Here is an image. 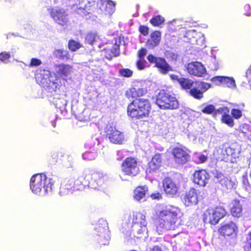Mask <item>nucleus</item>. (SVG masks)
<instances>
[{
	"label": "nucleus",
	"instance_id": "obj_1",
	"mask_svg": "<svg viewBox=\"0 0 251 251\" xmlns=\"http://www.w3.org/2000/svg\"><path fill=\"white\" fill-rule=\"evenodd\" d=\"M184 213L180 208L170 206L156 213V230L159 234L174 230L183 224Z\"/></svg>",
	"mask_w": 251,
	"mask_h": 251
},
{
	"label": "nucleus",
	"instance_id": "obj_2",
	"mask_svg": "<svg viewBox=\"0 0 251 251\" xmlns=\"http://www.w3.org/2000/svg\"><path fill=\"white\" fill-rule=\"evenodd\" d=\"M151 102L147 99H135L127 106V115L132 119L140 120L150 116Z\"/></svg>",
	"mask_w": 251,
	"mask_h": 251
},
{
	"label": "nucleus",
	"instance_id": "obj_3",
	"mask_svg": "<svg viewBox=\"0 0 251 251\" xmlns=\"http://www.w3.org/2000/svg\"><path fill=\"white\" fill-rule=\"evenodd\" d=\"M179 84L182 89L185 90H189L190 95L199 100L203 98V94L211 87L210 83L201 81L194 82L188 78L184 77H181Z\"/></svg>",
	"mask_w": 251,
	"mask_h": 251
},
{
	"label": "nucleus",
	"instance_id": "obj_4",
	"mask_svg": "<svg viewBox=\"0 0 251 251\" xmlns=\"http://www.w3.org/2000/svg\"><path fill=\"white\" fill-rule=\"evenodd\" d=\"M53 185V179L44 174H36L30 178V187L35 194H48L52 191Z\"/></svg>",
	"mask_w": 251,
	"mask_h": 251
},
{
	"label": "nucleus",
	"instance_id": "obj_5",
	"mask_svg": "<svg viewBox=\"0 0 251 251\" xmlns=\"http://www.w3.org/2000/svg\"><path fill=\"white\" fill-rule=\"evenodd\" d=\"M156 103L161 109L175 110L179 107V102L173 91L162 89L158 94Z\"/></svg>",
	"mask_w": 251,
	"mask_h": 251
},
{
	"label": "nucleus",
	"instance_id": "obj_6",
	"mask_svg": "<svg viewBox=\"0 0 251 251\" xmlns=\"http://www.w3.org/2000/svg\"><path fill=\"white\" fill-rule=\"evenodd\" d=\"M101 0H82L77 5L73 4V6H76L75 12L79 14H90L91 11H96L98 13V9Z\"/></svg>",
	"mask_w": 251,
	"mask_h": 251
},
{
	"label": "nucleus",
	"instance_id": "obj_7",
	"mask_svg": "<svg viewBox=\"0 0 251 251\" xmlns=\"http://www.w3.org/2000/svg\"><path fill=\"white\" fill-rule=\"evenodd\" d=\"M190 151L186 147L180 145L172 150L171 153L175 163L177 165H184L188 162L191 158Z\"/></svg>",
	"mask_w": 251,
	"mask_h": 251
},
{
	"label": "nucleus",
	"instance_id": "obj_8",
	"mask_svg": "<svg viewBox=\"0 0 251 251\" xmlns=\"http://www.w3.org/2000/svg\"><path fill=\"white\" fill-rule=\"evenodd\" d=\"M121 169L125 175L136 176L139 172L137 159L131 156L126 157L121 164Z\"/></svg>",
	"mask_w": 251,
	"mask_h": 251
},
{
	"label": "nucleus",
	"instance_id": "obj_9",
	"mask_svg": "<svg viewBox=\"0 0 251 251\" xmlns=\"http://www.w3.org/2000/svg\"><path fill=\"white\" fill-rule=\"evenodd\" d=\"M105 132L106 137L113 144L121 145L126 141L124 133L117 129L115 126H107Z\"/></svg>",
	"mask_w": 251,
	"mask_h": 251
},
{
	"label": "nucleus",
	"instance_id": "obj_10",
	"mask_svg": "<svg viewBox=\"0 0 251 251\" xmlns=\"http://www.w3.org/2000/svg\"><path fill=\"white\" fill-rule=\"evenodd\" d=\"M239 151L236 149L234 145L225 147L222 148L220 158L225 162L234 163L239 156Z\"/></svg>",
	"mask_w": 251,
	"mask_h": 251
},
{
	"label": "nucleus",
	"instance_id": "obj_11",
	"mask_svg": "<svg viewBox=\"0 0 251 251\" xmlns=\"http://www.w3.org/2000/svg\"><path fill=\"white\" fill-rule=\"evenodd\" d=\"M200 192L199 190L191 187L182 195V201L185 206H192L198 204Z\"/></svg>",
	"mask_w": 251,
	"mask_h": 251
},
{
	"label": "nucleus",
	"instance_id": "obj_12",
	"mask_svg": "<svg viewBox=\"0 0 251 251\" xmlns=\"http://www.w3.org/2000/svg\"><path fill=\"white\" fill-rule=\"evenodd\" d=\"M147 59L151 64H154V66L157 68L160 72L163 74H166L169 71H172L171 66L162 57H156L151 54H149Z\"/></svg>",
	"mask_w": 251,
	"mask_h": 251
},
{
	"label": "nucleus",
	"instance_id": "obj_13",
	"mask_svg": "<svg viewBox=\"0 0 251 251\" xmlns=\"http://www.w3.org/2000/svg\"><path fill=\"white\" fill-rule=\"evenodd\" d=\"M238 228L235 223L232 221L228 223L222 225L218 229V232L221 236L231 238L236 237Z\"/></svg>",
	"mask_w": 251,
	"mask_h": 251
},
{
	"label": "nucleus",
	"instance_id": "obj_14",
	"mask_svg": "<svg viewBox=\"0 0 251 251\" xmlns=\"http://www.w3.org/2000/svg\"><path fill=\"white\" fill-rule=\"evenodd\" d=\"M147 92V88L141 83L138 82L126 91L125 96L128 99L136 98L145 96Z\"/></svg>",
	"mask_w": 251,
	"mask_h": 251
},
{
	"label": "nucleus",
	"instance_id": "obj_15",
	"mask_svg": "<svg viewBox=\"0 0 251 251\" xmlns=\"http://www.w3.org/2000/svg\"><path fill=\"white\" fill-rule=\"evenodd\" d=\"M186 70L191 75L202 77L206 74V70L200 62H191L187 64Z\"/></svg>",
	"mask_w": 251,
	"mask_h": 251
},
{
	"label": "nucleus",
	"instance_id": "obj_16",
	"mask_svg": "<svg viewBox=\"0 0 251 251\" xmlns=\"http://www.w3.org/2000/svg\"><path fill=\"white\" fill-rule=\"evenodd\" d=\"M50 13L51 18L58 24L64 25L67 23V14L64 9L52 8Z\"/></svg>",
	"mask_w": 251,
	"mask_h": 251
},
{
	"label": "nucleus",
	"instance_id": "obj_17",
	"mask_svg": "<svg viewBox=\"0 0 251 251\" xmlns=\"http://www.w3.org/2000/svg\"><path fill=\"white\" fill-rule=\"evenodd\" d=\"M193 182L200 186H204L209 179V175L204 169L196 170L193 174Z\"/></svg>",
	"mask_w": 251,
	"mask_h": 251
},
{
	"label": "nucleus",
	"instance_id": "obj_18",
	"mask_svg": "<svg viewBox=\"0 0 251 251\" xmlns=\"http://www.w3.org/2000/svg\"><path fill=\"white\" fill-rule=\"evenodd\" d=\"M146 225L147 222L145 216L140 214L139 216H136L135 221L133 222V226H135L137 228L140 227L137 231V233L139 235L138 238H142L143 236H146L147 233Z\"/></svg>",
	"mask_w": 251,
	"mask_h": 251
},
{
	"label": "nucleus",
	"instance_id": "obj_19",
	"mask_svg": "<svg viewBox=\"0 0 251 251\" xmlns=\"http://www.w3.org/2000/svg\"><path fill=\"white\" fill-rule=\"evenodd\" d=\"M162 158L161 153H156L148 163L147 170L150 173H153L158 171L161 167Z\"/></svg>",
	"mask_w": 251,
	"mask_h": 251
},
{
	"label": "nucleus",
	"instance_id": "obj_20",
	"mask_svg": "<svg viewBox=\"0 0 251 251\" xmlns=\"http://www.w3.org/2000/svg\"><path fill=\"white\" fill-rule=\"evenodd\" d=\"M107 176L100 172H95L92 175V179L89 182L90 185L94 189H99L106 181Z\"/></svg>",
	"mask_w": 251,
	"mask_h": 251
},
{
	"label": "nucleus",
	"instance_id": "obj_21",
	"mask_svg": "<svg viewBox=\"0 0 251 251\" xmlns=\"http://www.w3.org/2000/svg\"><path fill=\"white\" fill-rule=\"evenodd\" d=\"M163 187L165 193L174 196L178 192V186L176 182L171 178L167 177L163 181Z\"/></svg>",
	"mask_w": 251,
	"mask_h": 251
},
{
	"label": "nucleus",
	"instance_id": "obj_22",
	"mask_svg": "<svg viewBox=\"0 0 251 251\" xmlns=\"http://www.w3.org/2000/svg\"><path fill=\"white\" fill-rule=\"evenodd\" d=\"M76 191L74 183L73 178H66L61 183L60 187L59 193L62 196H65L72 194Z\"/></svg>",
	"mask_w": 251,
	"mask_h": 251
},
{
	"label": "nucleus",
	"instance_id": "obj_23",
	"mask_svg": "<svg viewBox=\"0 0 251 251\" xmlns=\"http://www.w3.org/2000/svg\"><path fill=\"white\" fill-rule=\"evenodd\" d=\"M115 3L110 0H101L98 9V14L111 15L114 11Z\"/></svg>",
	"mask_w": 251,
	"mask_h": 251
},
{
	"label": "nucleus",
	"instance_id": "obj_24",
	"mask_svg": "<svg viewBox=\"0 0 251 251\" xmlns=\"http://www.w3.org/2000/svg\"><path fill=\"white\" fill-rule=\"evenodd\" d=\"M161 33L158 30L152 31L150 36V38L147 40L146 46L148 49H153L157 46L161 41Z\"/></svg>",
	"mask_w": 251,
	"mask_h": 251
},
{
	"label": "nucleus",
	"instance_id": "obj_25",
	"mask_svg": "<svg viewBox=\"0 0 251 251\" xmlns=\"http://www.w3.org/2000/svg\"><path fill=\"white\" fill-rule=\"evenodd\" d=\"M95 229L100 234H98L99 237L98 239L99 244L101 246L107 245L109 244L110 237L107 233V229L105 227H102L101 225L99 224L97 225Z\"/></svg>",
	"mask_w": 251,
	"mask_h": 251
},
{
	"label": "nucleus",
	"instance_id": "obj_26",
	"mask_svg": "<svg viewBox=\"0 0 251 251\" xmlns=\"http://www.w3.org/2000/svg\"><path fill=\"white\" fill-rule=\"evenodd\" d=\"M148 190V188L146 186L136 187L133 191L134 200L137 201H140L142 200H145Z\"/></svg>",
	"mask_w": 251,
	"mask_h": 251
},
{
	"label": "nucleus",
	"instance_id": "obj_27",
	"mask_svg": "<svg viewBox=\"0 0 251 251\" xmlns=\"http://www.w3.org/2000/svg\"><path fill=\"white\" fill-rule=\"evenodd\" d=\"M203 221L205 224H210L212 225H216L219 223L213 208L207 209L203 215Z\"/></svg>",
	"mask_w": 251,
	"mask_h": 251
},
{
	"label": "nucleus",
	"instance_id": "obj_28",
	"mask_svg": "<svg viewBox=\"0 0 251 251\" xmlns=\"http://www.w3.org/2000/svg\"><path fill=\"white\" fill-rule=\"evenodd\" d=\"M55 68L57 69V75L61 78L67 77L70 74L72 69L71 65L63 63L56 64Z\"/></svg>",
	"mask_w": 251,
	"mask_h": 251
},
{
	"label": "nucleus",
	"instance_id": "obj_29",
	"mask_svg": "<svg viewBox=\"0 0 251 251\" xmlns=\"http://www.w3.org/2000/svg\"><path fill=\"white\" fill-rule=\"evenodd\" d=\"M213 79L219 82V84L222 85L225 87L229 88L234 87L235 85V80L233 78L227 77V76H216L214 77Z\"/></svg>",
	"mask_w": 251,
	"mask_h": 251
},
{
	"label": "nucleus",
	"instance_id": "obj_30",
	"mask_svg": "<svg viewBox=\"0 0 251 251\" xmlns=\"http://www.w3.org/2000/svg\"><path fill=\"white\" fill-rule=\"evenodd\" d=\"M230 213L234 217L239 218L242 216V205L239 200H235L233 201L232 206L230 209Z\"/></svg>",
	"mask_w": 251,
	"mask_h": 251
},
{
	"label": "nucleus",
	"instance_id": "obj_31",
	"mask_svg": "<svg viewBox=\"0 0 251 251\" xmlns=\"http://www.w3.org/2000/svg\"><path fill=\"white\" fill-rule=\"evenodd\" d=\"M52 54L54 58L61 60L67 61L71 59L69 52L62 49H55Z\"/></svg>",
	"mask_w": 251,
	"mask_h": 251
},
{
	"label": "nucleus",
	"instance_id": "obj_32",
	"mask_svg": "<svg viewBox=\"0 0 251 251\" xmlns=\"http://www.w3.org/2000/svg\"><path fill=\"white\" fill-rule=\"evenodd\" d=\"M74 183L75 190H80L83 189L86 186L89 184L88 180L85 179V177L83 176H78L77 179H74Z\"/></svg>",
	"mask_w": 251,
	"mask_h": 251
},
{
	"label": "nucleus",
	"instance_id": "obj_33",
	"mask_svg": "<svg viewBox=\"0 0 251 251\" xmlns=\"http://www.w3.org/2000/svg\"><path fill=\"white\" fill-rule=\"evenodd\" d=\"M220 183L223 189L226 191L232 190L235 186V183L227 177H224L220 180Z\"/></svg>",
	"mask_w": 251,
	"mask_h": 251
},
{
	"label": "nucleus",
	"instance_id": "obj_34",
	"mask_svg": "<svg viewBox=\"0 0 251 251\" xmlns=\"http://www.w3.org/2000/svg\"><path fill=\"white\" fill-rule=\"evenodd\" d=\"M213 210L219 221L224 218L227 214L226 209L223 206L220 205L213 208Z\"/></svg>",
	"mask_w": 251,
	"mask_h": 251
},
{
	"label": "nucleus",
	"instance_id": "obj_35",
	"mask_svg": "<svg viewBox=\"0 0 251 251\" xmlns=\"http://www.w3.org/2000/svg\"><path fill=\"white\" fill-rule=\"evenodd\" d=\"M229 112H226L221 117V121L222 123L230 127L234 126L235 123L231 115L229 114Z\"/></svg>",
	"mask_w": 251,
	"mask_h": 251
},
{
	"label": "nucleus",
	"instance_id": "obj_36",
	"mask_svg": "<svg viewBox=\"0 0 251 251\" xmlns=\"http://www.w3.org/2000/svg\"><path fill=\"white\" fill-rule=\"evenodd\" d=\"M98 149L95 147H92L89 149L87 150L83 153V156L84 159H93L95 158L96 154L97 153Z\"/></svg>",
	"mask_w": 251,
	"mask_h": 251
},
{
	"label": "nucleus",
	"instance_id": "obj_37",
	"mask_svg": "<svg viewBox=\"0 0 251 251\" xmlns=\"http://www.w3.org/2000/svg\"><path fill=\"white\" fill-rule=\"evenodd\" d=\"M150 22L153 26H159L164 24L165 19L161 15H156L151 19Z\"/></svg>",
	"mask_w": 251,
	"mask_h": 251
},
{
	"label": "nucleus",
	"instance_id": "obj_38",
	"mask_svg": "<svg viewBox=\"0 0 251 251\" xmlns=\"http://www.w3.org/2000/svg\"><path fill=\"white\" fill-rule=\"evenodd\" d=\"M68 47L70 50L75 51L82 47L80 43L73 39H70L68 41Z\"/></svg>",
	"mask_w": 251,
	"mask_h": 251
},
{
	"label": "nucleus",
	"instance_id": "obj_39",
	"mask_svg": "<svg viewBox=\"0 0 251 251\" xmlns=\"http://www.w3.org/2000/svg\"><path fill=\"white\" fill-rule=\"evenodd\" d=\"M99 37L96 33L90 32L85 37V42L87 44L93 45L97 42Z\"/></svg>",
	"mask_w": 251,
	"mask_h": 251
},
{
	"label": "nucleus",
	"instance_id": "obj_40",
	"mask_svg": "<svg viewBox=\"0 0 251 251\" xmlns=\"http://www.w3.org/2000/svg\"><path fill=\"white\" fill-rule=\"evenodd\" d=\"M114 48L112 46V47H108L103 49L101 52H102V55H103V57L107 59H111L113 57V54H114Z\"/></svg>",
	"mask_w": 251,
	"mask_h": 251
},
{
	"label": "nucleus",
	"instance_id": "obj_41",
	"mask_svg": "<svg viewBox=\"0 0 251 251\" xmlns=\"http://www.w3.org/2000/svg\"><path fill=\"white\" fill-rule=\"evenodd\" d=\"M133 74V71L128 68H122L119 70V75L124 77H131Z\"/></svg>",
	"mask_w": 251,
	"mask_h": 251
},
{
	"label": "nucleus",
	"instance_id": "obj_42",
	"mask_svg": "<svg viewBox=\"0 0 251 251\" xmlns=\"http://www.w3.org/2000/svg\"><path fill=\"white\" fill-rule=\"evenodd\" d=\"M226 112H229V109L226 106L221 107L218 109L215 108L213 117L215 118L220 114L222 115V116H223V115H225Z\"/></svg>",
	"mask_w": 251,
	"mask_h": 251
},
{
	"label": "nucleus",
	"instance_id": "obj_43",
	"mask_svg": "<svg viewBox=\"0 0 251 251\" xmlns=\"http://www.w3.org/2000/svg\"><path fill=\"white\" fill-rule=\"evenodd\" d=\"M215 107L213 104H208L201 109V112L206 114H212L213 116Z\"/></svg>",
	"mask_w": 251,
	"mask_h": 251
},
{
	"label": "nucleus",
	"instance_id": "obj_44",
	"mask_svg": "<svg viewBox=\"0 0 251 251\" xmlns=\"http://www.w3.org/2000/svg\"><path fill=\"white\" fill-rule=\"evenodd\" d=\"M231 115L233 119H239L242 116V110L237 108H232L231 110Z\"/></svg>",
	"mask_w": 251,
	"mask_h": 251
},
{
	"label": "nucleus",
	"instance_id": "obj_45",
	"mask_svg": "<svg viewBox=\"0 0 251 251\" xmlns=\"http://www.w3.org/2000/svg\"><path fill=\"white\" fill-rule=\"evenodd\" d=\"M240 130L243 134L244 136L246 137L251 131L250 126L246 124H243L240 127Z\"/></svg>",
	"mask_w": 251,
	"mask_h": 251
},
{
	"label": "nucleus",
	"instance_id": "obj_46",
	"mask_svg": "<svg viewBox=\"0 0 251 251\" xmlns=\"http://www.w3.org/2000/svg\"><path fill=\"white\" fill-rule=\"evenodd\" d=\"M146 61L145 58H138L136 62V65L138 70H142L145 68Z\"/></svg>",
	"mask_w": 251,
	"mask_h": 251
},
{
	"label": "nucleus",
	"instance_id": "obj_47",
	"mask_svg": "<svg viewBox=\"0 0 251 251\" xmlns=\"http://www.w3.org/2000/svg\"><path fill=\"white\" fill-rule=\"evenodd\" d=\"M138 30L140 33L145 36H147L149 34V28L146 25H140Z\"/></svg>",
	"mask_w": 251,
	"mask_h": 251
},
{
	"label": "nucleus",
	"instance_id": "obj_48",
	"mask_svg": "<svg viewBox=\"0 0 251 251\" xmlns=\"http://www.w3.org/2000/svg\"><path fill=\"white\" fill-rule=\"evenodd\" d=\"M11 57V55L9 53L4 52H1L0 53V61L1 62H5V61L8 60Z\"/></svg>",
	"mask_w": 251,
	"mask_h": 251
},
{
	"label": "nucleus",
	"instance_id": "obj_49",
	"mask_svg": "<svg viewBox=\"0 0 251 251\" xmlns=\"http://www.w3.org/2000/svg\"><path fill=\"white\" fill-rule=\"evenodd\" d=\"M42 64V61L36 58H32L31 59L29 66L33 67V66H38Z\"/></svg>",
	"mask_w": 251,
	"mask_h": 251
},
{
	"label": "nucleus",
	"instance_id": "obj_50",
	"mask_svg": "<svg viewBox=\"0 0 251 251\" xmlns=\"http://www.w3.org/2000/svg\"><path fill=\"white\" fill-rule=\"evenodd\" d=\"M147 53V50L144 48H142L138 50L137 52L138 58H144L145 56Z\"/></svg>",
	"mask_w": 251,
	"mask_h": 251
},
{
	"label": "nucleus",
	"instance_id": "obj_51",
	"mask_svg": "<svg viewBox=\"0 0 251 251\" xmlns=\"http://www.w3.org/2000/svg\"><path fill=\"white\" fill-rule=\"evenodd\" d=\"M58 155L56 153H53L51 156L49 158V161L50 164H54L57 161Z\"/></svg>",
	"mask_w": 251,
	"mask_h": 251
},
{
	"label": "nucleus",
	"instance_id": "obj_52",
	"mask_svg": "<svg viewBox=\"0 0 251 251\" xmlns=\"http://www.w3.org/2000/svg\"><path fill=\"white\" fill-rule=\"evenodd\" d=\"M251 6L249 4H246L244 5L243 9V12L244 15L249 16L251 15Z\"/></svg>",
	"mask_w": 251,
	"mask_h": 251
},
{
	"label": "nucleus",
	"instance_id": "obj_53",
	"mask_svg": "<svg viewBox=\"0 0 251 251\" xmlns=\"http://www.w3.org/2000/svg\"><path fill=\"white\" fill-rule=\"evenodd\" d=\"M242 181H243V183L245 185H247V186H249L250 185V182H249V181L248 180V175H247V173H245V175H243V176H242Z\"/></svg>",
	"mask_w": 251,
	"mask_h": 251
},
{
	"label": "nucleus",
	"instance_id": "obj_54",
	"mask_svg": "<svg viewBox=\"0 0 251 251\" xmlns=\"http://www.w3.org/2000/svg\"><path fill=\"white\" fill-rule=\"evenodd\" d=\"M169 76L172 80L176 81L178 82V83H179L181 77H179L177 75L171 74L169 75Z\"/></svg>",
	"mask_w": 251,
	"mask_h": 251
},
{
	"label": "nucleus",
	"instance_id": "obj_55",
	"mask_svg": "<svg viewBox=\"0 0 251 251\" xmlns=\"http://www.w3.org/2000/svg\"><path fill=\"white\" fill-rule=\"evenodd\" d=\"M150 251H162L161 248L158 245L154 246Z\"/></svg>",
	"mask_w": 251,
	"mask_h": 251
},
{
	"label": "nucleus",
	"instance_id": "obj_56",
	"mask_svg": "<svg viewBox=\"0 0 251 251\" xmlns=\"http://www.w3.org/2000/svg\"><path fill=\"white\" fill-rule=\"evenodd\" d=\"M68 159H69V157L68 158ZM68 162L69 163L68 164H66V166L67 167L73 168L74 167V163L73 161L72 158H70V159L68 160Z\"/></svg>",
	"mask_w": 251,
	"mask_h": 251
},
{
	"label": "nucleus",
	"instance_id": "obj_57",
	"mask_svg": "<svg viewBox=\"0 0 251 251\" xmlns=\"http://www.w3.org/2000/svg\"><path fill=\"white\" fill-rule=\"evenodd\" d=\"M207 159V157L204 155H201L199 157V159L201 163H203L205 162Z\"/></svg>",
	"mask_w": 251,
	"mask_h": 251
},
{
	"label": "nucleus",
	"instance_id": "obj_58",
	"mask_svg": "<svg viewBox=\"0 0 251 251\" xmlns=\"http://www.w3.org/2000/svg\"><path fill=\"white\" fill-rule=\"evenodd\" d=\"M249 237V246L251 248V231L248 234Z\"/></svg>",
	"mask_w": 251,
	"mask_h": 251
},
{
	"label": "nucleus",
	"instance_id": "obj_59",
	"mask_svg": "<svg viewBox=\"0 0 251 251\" xmlns=\"http://www.w3.org/2000/svg\"><path fill=\"white\" fill-rule=\"evenodd\" d=\"M60 100V99L57 98V100H55V105L57 107L60 106L58 103V101H59Z\"/></svg>",
	"mask_w": 251,
	"mask_h": 251
},
{
	"label": "nucleus",
	"instance_id": "obj_60",
	"mask_svg": "<svg viewBox=\"0 0 251 251\" xmlns=\"http://www.w3.org/2000/svg\"><path fill=\"white\" fill-rule=\"evenodd\" d=\"M246 138L251 141V131L249 133Z\"/></svg>",
	"mask_w": 251,
	"mask_h": 251
},
{
	"label": "nucleus",
	"instance_id": "obj_61",
	"mask_svg": "<svg viewBox=\"0 0 251 251\" xmlns=\"http://www.w3.org/2000/svg\"><path fill=\"white\" fill-rule=\"evenodd\" d=\"M151 197L152 199H155L156 198V197L155 196V194H152L151 195Z\"/></svg>",
	"mask_w": 251,
	"mask_h": 251
},
{
	"label": "nucleus",
	"instance_id": "obj_62",
	"mask_svg": "<svg viewBox=\"0 0 251 251\" xmlns=\"http://www.w3.org/2000/svg\"><path fill=\"white\" fill-rule=\"evenodd\" d=\"M89 148V147H88V146H86V149H87V148Z\"/></svg>",
	"mask_w": 251,
	"mask_h": 251
}]
</instances>
